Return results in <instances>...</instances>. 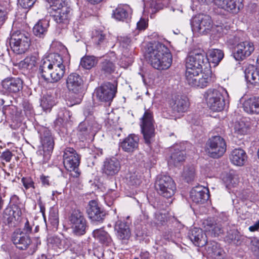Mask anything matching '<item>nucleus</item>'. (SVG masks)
I'll use <instances>...</instances> for the list:
<instances>
[{
  "label": "nucleus",
  "mask_w": 259,
  "mask_h": 259,
  "mask_svg": "<svg viewBox=\"0 0 259 259\" xmlns=\"http://www.w3.org/2000/svg\"><path fill=\"white\" fill-rule=\"evenodd\" d=\"M38 72L47 81L54 83L59 81L64 75L65 66L60 54L53 53L41 61Z\"/></svg>",
  "instance_id": "nucleus-1"
},
{
  "label": "nucleus",
  "mask_w": 259,
  "mask_h": 259,
  "mask_svg": "<svg viewBox=\"0 0 259 259\" xmlns=\"http://www.w3.org/2000/svg\"><path fill=\"white\" fill-rule=\"evenodd\" d=\"M147 58L151 65L158 70L169 68L172 63V56L164 45L158 42L149 47L147 51Z\"/></svg>",
  "instance_id": "nucleus-2"
},
{
  "label": "nucleus",
  "mask_w": 259,
  "mask_h": 259,
  "mask_svg": "<svg viewBox=\"0 0 259 259\" xmlns=\"http://www.w3.org/2000/svg\"><path fill=\"white\" fill-rule=\"evenodd\" d=\"M50 4L48 13L60 28H65L71 16V9L63 0H47Z\"/></svg>",
  "instance_id": "nucleus-3"
},
{
  "label": "nucleus",
  "mask_w": 259,
  "mask_h": 259,
  "mask_svg": "<svg viewBox=\"0 0 259 259\" xmlns=\"http://www.w3.org/2000/svg\"><path fill=\"white\" fill-rule=\"evenodd\" d=\"M227 92L223 88L218 89H209L204 94V97L209 108L213 111H221L225 106L223 94Z\"/></svg>",
  "instance_id": "nucleus-4"
},
{
  "label": "nucleus",
  "mask_w": 259,
  "mask_h": 259,
  "mask_svg": "<svg viewBox=\"0 0 259 259\" xmlns=\"http://www.w3.org/2000/svg\"><path fill=\"white\" fill-rule=\"evenodd\" d=\"M41 149H39L37 154L42 157L44 162H47L50 160L54 147V137L50 131H38Z\"/></svg>",
  "instance_id": "nucleus-5"
},
{
  "label": "nucleus",
  "mask_w": 259,
  "mask_h": 259,
  "mask_svg": "<svg viewBox=\"0 0 259 259\" xmlns=\"http://www.w3.org/2000/svg\"><path fill=\"white\" fill-rule=\"evenodd\" d=\"M63 164L68 171L73 172V177L77 178L80 175L78 166L80 163V157L76 151L71 147H66L64 150L63 155Z\"/></svg>",
  "instance_id": "nucleus-6"
},
{
  "label": "nucleus",
  "mask_w": 259,
  "mask_h": 259,
  "mask_svg": "<svg viewBox=\"0 0 259 259\" xmlns=\"http://www.w3.org/2000/svg\"><path fill=\"white\" fill-rule=\"evenodd\" d=\"M155 187L158 193L165 198H170L176 190L174 181L169 176L160 175L157 177Z\"/></svg>",
  "instance_id": "nucleus-7"
},
{
  "label": "nucleus",
  "mask_w": 259,
  "mask_h": 259,
  "mask_svg": "<svg viewBox=\"0 0 259 259\" xmlns=\"http://www.w3.org/2000/svg\"><path fill=\"white\" fill-rule=\"evenodd\" d=\"M226 143L219 136H212L206 143L205 151L211 157L218 158L222 156L226 151Z\"/></svg>",
  "instance_id": "nucleus-8"
},
{
  "label": "nucleus",
  "mask_w": 259,
  "mask_h": 259,
  "mask_svg": "<svg viewBox=\"0 0 259 259\" xmlns=\"http://www.w3.org/2000/svg\"><path fill=\"white\" fill-rule=\"evenodd\" d=\"M211 18L207 15L199 14L193 17L191 21L192 30L201 35L209 33L212 28Z\"/></svg>",
  "instance_id": "nucleus-9"
},
{
  "label": "nucleus",
  "mask_w": 259,
  "mask_h": 259,
  "mask_svg": "<svg viewBox=\"0 0 259 259\" xmlns=\"http://www.w3.org/2000/svg\"><path fill=\"white\" fill-rule=\"evenodd\" d=\"M69 220L72 233L74 235L82 236L85 234L88 226L82 212L79 210H74L70 215Z\"/></svg>",
  "instance_id": "nucleus-10"
},
{
  "label": "nucleus",
  "mask_w": 259,
  "mask_h": 259,
  "mask_svg": "<svg viewBox=\"0 0 259 259\" xmlns=\"http://www.w3.org/2000/svg\"><path fill=\"white\" fill-rule=\"evenodd\" d=\"M30 43L29 35L21 32L13 33L10 40L12 49L18 54L25 53L29 49Z\"/></svg>",
  "instance_id": "nucleus-11"
},
{
  "label": "nucleus",
  "mask_w": 259,
  "mask_h": 259,
  "mask_svg": "<svg viewBox=\"0 0 259 259\" xmlns=\"http://www.w3.org/2000/svg\"><path fill=\"white\" fill-rule=\"evenodd\" d=\"M117 92V83L106 82L96 89L97 98L101 102L110 103Z\"/></svg>",
  "instance_id": "nucleus-12"
},
{
  "label": "nucleus",
  "mask_w": 259,
  "mask_h": 259,
  "mask_svg": "<svg viewBox=\"0 0 259 259\" xmlns=\"http://www.w3.org/2000/svg\"><path fill=\"white\" fill-rule=\"evenodd\" d=\"M189 64L191 66V69L200 70L203 66L207 68L208 59L203 52H195L190 55L186 59V67L188 68Z\"/></svg>",
  "instance_id": "nucleus-13"
},
{
  "label": "nucleus",
  "mask_w": 259,
  "mask_h": 259,
  "mask_svg": "<svg viewBox=\"0 0 259 259\" xmlns=\"http://www.w3.org/2000/svg\"><path fill=\"white\" fill-rule=\"evenodd\" d=\"M87 213L91 221L94 222H102L106 215L105 211L95 200L89 202L87 207Z\"/></svg>",
  "instance_id": "nucleus-14"
},
{
  "label": "nucleus",
  "mask_w": 259,
  "mask_h": 259,
  "mask_svg": "<svg viewBox=\"0 0 259 259\" xmlns=\"http://www.w3.org/2000/svg\"><path fill=\"white\" fill-rule=\"evenodd\" d=\"M254 50L252 42L249 41L240 42L236 46L234 57L236 60H243L249 56Z\"/></svg>",
  "instance_id": "nucleus-15"
},
{
  "label": "nucleus",
  "mask_w": 259,
  "mask_h": 259,
  "mask_svg": "<svg viewBox=\"0 0 259 259\" xmlns=\"http://www.w3.org/2000/svg\"><path fill=\"white\" fill-rule=\"evenodd\" d=\"M169 156L168 157V164L178 166L182 163L186 158V153L180 149L178 145H174L169 149Z\"/></svg>",
  "instance_id": "nucleus-16"
},
{
  "label": "nucleus",
  "mask_w": 259,
  "mask_h": 259,
  "mask_svg": "<svg viewBox=\"0 0 259 259\" xmlns=\"http://www.w3.org/2000/svg\"><path fill=\"white\" fill-rule=\"evenodd\" d=\"M83 81L81 77L76 73L69 74L66 79V87L69 91L78 94L82 90Z\"/></svg>",
  "instance_id": "nucleus-17"
},
{
  "label": "nucleus",
  "mask_w": 259,
  "mask_h": 259,
  "mask_svg": "<svg viewBox=\"0 0 259 259\" xmlns=\"http://www.w3.org/2000/svg\"><path fill=\"white\" fill-rule=\"evenodd\" d=\"M190 198L196 204H203L209 198L208 190L201 186L193 188L190 191Z\"/></svg>",
  "instance_id": "nucleus-18"
},
{
  "label": "nucleus",
  "mask_w": 259,
  "mask_h": 259,
  "mask_svg": "<svg viewBox=\"0 0 259 259\" xmlns=\"http://www.w3.org/2000/svg\"><path fill=\"white\" fill-rule=\"evenodd\" d=\"M3 88L9 93H17L23 88V81L18 77H8L2 82Z\"/></svg>",
  "instance_id": "nucleus-19"
},
{
  "label": "nucleus",
  "mask_w": 259,
  "mask_h": 259,
  "mask_svg": "<svg viewBox=\"0 0 259 259\" xmlns=\"http://www.w3.org/2000/svg\"><path fill=\"white\" fill-rule=\"evenodd\" d=\"M22 214L21 207H18L16 205L7 207L3 214L4 220L8 225L15 226V222L18 221Z\"/></svg>",
  "instance_id": "nucleus-20"
},
{
  "label": "nucleus",
  "mask_w": 259,
  "mask_h": 259,
  "mask_svg": "<svg viewBox=\"0 0 259 259\" xmlns=\"http://www.w3.org/2000/svg\"><path fill=\"white\" fill-rule=\"evenodd\" d=\"M243 0H214L215 4L218 7L226 11L237 13L242 7Z\"/></svg>",
  "instance_id": "nucleus-21"
},
{
  "label": "nucleus",
  "mask_w": 259,
  "mask_h": 259,
  "mask_svg": "<svg viewBox=\"0 0 259 259\" xmlns=\"http://www.w3.org/2000/svg\"><path fill=\"white\" fill-rule=\"evenodd\" d=\"M120 169L119 161L115 158L106 159L102 168V172L107 176L116 175Z\"/></svg>",
  "instance_id": "nucleus-22"
},
{
  "label": "nucleus",
  "mask_w": 259,
  "mask_h": 259,
  "mask_svg": "<svg viewBox=\"0 0 259 259\" xmlns=\"http://www.w3.org/2000/svg\"><path fill=\"white\" fill-rule=\"evenodd\" d=\"M12 240L16 247L21 250L26 249L31 243L29 236L20 233V229L16 230L13 233Z\"/></svg>",
  "instance_id": "nucleus-23"
},
{
  "label": "nucleus",
  "mask_w": 259,
  "mask_h": 259,
  "mask_svg": "<svg viewBox=\"0 0 259 259\" xmlns=\"http://www.w3.org/2000/svg\"><path fill=\"white\" fill-rule=\"evenodd\" d=\"M117 238L122 243H126L131 237V231L128 226L124 222L117 221L114 226Z\"/></svg>",
  "instance_id": "nucleus-24"
},
{
  "label": "nucleus",
  "mask_w": 259,
  "mask_h": 259,
  "mask_svg": "<svg viewBox=\"0 0 259 259\" xmlns=\"http://www.w3.org/2000/svg\"><path fill=\"white\" fill-rule=\"evenodd\" d=\"M257 67L249 65L244 71L246 80L259 87V55L257 58Z\"/></svg>",
  "instance_id": "nucleus-25"
},
{
  "label": "nucleus",
  "mask_w": 259,
  "mask_h": 259,
  "mask_svg": "<svg viewBox=\"0 0 259 259\" xmlns=\"http://www.w3.org/2000/svg\"><path fill=\"white\" fill-rule=\"evenodd\" d=\"M139 139L135 134H130L121 142L122 149L127 153L134 152L138 147Z\"/></svg>",
  "instance_id": "nucleus-26"
},
{
  "label": "nucleus",
  "mask_w": 259,
  "mask_h": 259,
  "mask_svg": "<svg viewBox=\"0 0 259 259\" xmlns=\"http://www.w3.org/2000/svg\"><path fill=\"white\" fill-rule=\"evenodd\" d=\"M188 237L195 245L197 246H203L207 243L206 235L200 228L192 229L189 232Z\"/></svg>",
  "instance_id": "nucleus-27"
},
{
  "label": "nucleus",
  "mask_w": 259,
  "mask_h": 259,
  "mask_svg": "<svg viewBox=\"0 0 259 259\" xmlns=\"http://www.w3.org/2000/svg\"><path fill=\"white\" fill-rule=\"evenodd\" d=\"M205 231L212 236H217L223 232L221 224L217 223L212 218H208L204 221L203 223Z\"/></svg>",
  "instance_id": "nucleus-28"
},
{
  "label": "nucleus",
  "mask_w": 259,
  "mask_h": 259,
  "mask_svg": "<svg viewBox=\"0 0 259 259\" xmlns=\"http://www.w3.org/2000/svg\"><path fill=\"white\" fill-rule=\"evenodd\" d=\"M205 231L212 236H217L223 232L221 224L217 223L212 218H208L204 221L203 223Z\"/></svg>",
  "instance_id": "nucleus-29"
},
{
  "label": "nucleus",
  "mask_w": 259,
  "mask_h": 259,
  "mask_svg": "<svg viewBox=\"0 0 259 259\" xmlns=\"http://www.w3.org/2000/svg\"><path fill=\"white\" fill-rule=\"evenodd\" d=\"M205 231L212 236H217L223 232L221 224L217 223L212 218H208L204 221L203 223Z\"/></svg>",
  "instance_id": "nucleus-30"
},
{
  "label": "nucleus",
  "mask_w": 259,
  "mask_h": 259,
  "mask_svg": "<svg viewBox=\"0 0 259 259\" xmlns=\"http://www.w3.org/2000/svg\"><path fill=\"white\" fill-rule=\"evenodd\" d=\"M169 105L174 112L183 113L187 110L189 103L186 98L178 96L170 101Z\"/></svg>",
  "instance_id": "nucleus-31"
},
{
  "label": "nucleus",
  "mask_w": 259,
  "mask_h": 259,
  "mask_svg": "<svg viewBox=\"0 0 259 259\" xmlns=\"http://www.w3.org/2000/svg\"><path fill=\"white\" fill-rule=\"evenodd\" d=\"M230 158L231 162L237 166L243 165L247 159L246 152L241 148L234 149L231 153Z\"/></svg>",
  "instance_id": "nucleus-32"
},
{
  "label": "nucleus",
  "mask_w": 259,
  "mask_h": 259,
  "mask_svg": "<svg viewBox=\"0 0 259 259\" xmlns=\"http://www.w3.org/2000/svg\"><path fill=\"white\" fill-rule=\"evenodd\" d=\"M256 124L255 120H251L249 118L244 117L239 120L236 121L231 124L230 128L234 130H244L245 128H252Z\"/></svg>",
  "instance_id": "nucleus-33"
},
{
  "label": "nucleus",
  "mask_w": 259,
  "mask_h": 259,
  "mask_svg": "<svg viewBox=\"0 0 259 259\" xmlns=\"http://www.w3.org/2000/svg\"><path fill=\"white\" fill-rule=\"evenodd\" d=\"M131 8L128 5L118 6L113 12V17L118 21H124L129 18Z\"/></svg>",
  "instance_id": "nucleus-34"
},
{
  "label": "nucleus",
  "mask_w": 259,
  "mask_h": 259,
  "mask_svg": "<svg viewBox=\"0 0 259 259\" xmlns=\"http://www.w3.org/2000/svg\"><path fill=\"white\" fill-rule=\"evenodd\" d=\"M243 108L247 113L259 114V98L253 97L246 100Z\"/></svg>",
  "instance_id": "nucleus-35"
},
{
  "label": "nucleus",
  "mask_w": 259,
  "mask_h": 259,
  "mask_svg": "<svg viewBox=\"0 0 259 259\" xmlns=\"http://www.w3.org/2000/svg\"><path fill=\"white\" fill-rule=\"evenodd\" d=\"M93 237L101 244L109 246L112 243L110 235L103 229H96L93 232Z\"/></svg>",
  "instance_id": "nucleus-36"
},
{
  "label": "nucleus",
  "mask_w": 259,
  "mask_h": 259,
  "mask_svg": "<svg viewBox=\"0 0 259 259\" xmlns=\"http://www.w3.org/2000/svg\"><path fill=\"white\" fill-rule=\"evenodd\" d=\"M49 26V21L47 19L39 20L33 27L34 34L39 37H44L47 33Z\"/></svg>",
  "instance_id": "nucleus-37"
},
{
  "label": "nucleus",
  "mask_w": 259,
  "mask_h": 259,
  "mask_svg": "<svg viewBox=\"0 0 259 259\" xmlns=\"http://www.w3.org/2000/svg\"><path fill=\"white\" fill-rule=\"evenodd\" d=\"M141 130H155L154 121L152 112L146 110L141 118Z\"/></svg>",
  "instance_id": "nucleus-38"
},
{
  "label": "nucleus",
  "mask_w": 259,
  "mask_h": 259,
  "mask_svg": "<svg viewBox=\"0 0 259 259\" xmlns=\"http://www.w3.org/2000/svg\"><path fill=\"white\" fill-rule=\"evenodd\" d=\"M206 56L208 59V65L211 62L214 64V66L217 65L224 57L223 52L219 49L210 50Z\"/></svg>",
  "instance_id": "nucleus-39"
},
{
  "label": "nucleus",
  "mask_w": 259,
  "mask_h": 259,
  "mask_svg": "<svg viewBox=\"0 0 259 259\" xmlns=\"http://www.w3.org/2000/svg\"><path fill=\"white\" fill-rule=\"evenodd\" d=\"M190 65L189 64L188 68H186V78L189 85L194 87L196 85L197 79H199V73L202 70L199 69L198 70L191 69Z\"/></svg>",
  "instance_id": "nucleus-40"
},
{
  "label": "nucleus",
  "mask_w": 259,
  "mask_h": 259,
  "mask_svg": "<svg viewBox=\"0 0 259 259\" xmlns=\"http://www.w3.org/2000/svg\"><path fill=\"white\" fill-rule=\"evenodd\" d=\"M211 72L209 69H207L206 73L200 72L199 79H197L196 83L194 87L203 88L207 87L211 81Z\"/></svg>",
  "instance_id": "nucleus-41"
},
{
  "label": "nucleus",
  "mask_w": 259,
  "mask_h": 259,
  "mask_svg": "<svg viewBox=\"0 0 259 259\" xmlns=\"http://www.w3.org/2000/svg\"><path fill=\"white\" fill-rule=\"evenodd\" d=\"M161 8V6L157 0H145L144 2V11L153 14Z\"/></svg>",
  "instance_id": "nucleus-42"
},
{
  "label": "nucleus",
  "mask_w": 259,
  "mask_h": 259,
  "mask_svg": "<svg viewBox=\"0 0 259 259\" xmlns=\"http://www.w3.org/2000/svg\"><path fill=\"white\" fill-rule=\"evenodd\" d=\"M92 41L98 47L104 46L107 41L106 34L101 30H96L93 33Z\"/></svg>",
  "instance_id": "nucleus-43"
},
{
  "label": "nucleus",
  "mask_w": 259,
  "mask_h": 259,
  "mask_svg": "<svg viewBox=\"0 0 259 259\" xmlns=\"http://www.w3.org/2000/svg\"><path fill=\"white\" fill-rule=\"evenodd\" d=\"M37 61V58L34 56L26 57L19 63V67L23 69L29 71L32 70L35 67Z\"/></svg>",
  "instance_id": "nucleus-44"
},
{
  "label": "nucleus",
  "mask_w": 259,
  "mask_h": 259,
  "mask_svg": "<svg viewBox=\"0 0 259 259\" xmlns=\"http://www.w3.org/2000/svg\"><path fill=\"white\" fill-rule=\"evenodd\" d=\"M100 69L102 73L105 74H110L114 72L115 66L112 61L105 59L100 64Z\"/></svg>",
  "instance_id": "nucleus-45"
},
{
  "label": "nucleus",
  "mask_w": 259,
  "mask_h": 259,
  "mask_svg": "<svg viewBox=\"0 0 259 259\" xmlns=\"http://www.w3.org/2000/svg\"><path fill=\"white\" fill-rule=\"evenodd\" d=\"M182 176L188 183L193 181L195 176V167L192 165L185 166L183 169Z\"/></svg>",
  "instance_id": "nucleus-46"
},
{
  "label": "nucleus",
  "mask_w": 259,
  "mask_h": 259,
  "mask_svg": "<svg viewBox=\"0 0 259 259\" xmlns=\"http://www.w3.org/2000/svg\"><path fill=\"white\" fill-rule=\"evenodd\" d=\"M55 104L54 98L51 95H44L41 100L40 106L46 111H50Z\"/></svg>",
  "instance_id": "nucleus-47"
},
{
  "label": "nucleus",
  "mask_w": 259,
  "mask_h": 259,
  "mask_svg": "<svg viewBox=\"0 0 259 259\" xmlns=\"http://www.w3.org/2000/svg\"><path fill=\"white\" fill-rule=\"evenodd\" d=\"M97 63V60L94 56H85L80 61V65L84 69H90Z\"/></svg>",
  "instance_id": "nucleus-48"
},
{
  "label": "nucleus",
  "mask_w": 259,
  "mask_h": 259,
  "mask_svg": "<svg viewBox=\"0 0 259 259\" xmlns=\"http://www.w3.org/2000/svg\"><path fill=\"white\" fill-rule=\"evenodd\" d=\"M213 39H218L226 33L225 29L221 25H213L209 33Z\"/></svg>",
  "instance_id": "nucleus-49"
},
{
  "label": "nucleus",
  "mask_w": 259,
  "mask_h": 259,
  "mask_svg": "<svg viewBox=\"0 0 259 259\" xmlns=\"http://www.w3.org/2000/svg\"><path fill=\"white\" fill-rule=\"evenodd\" d=\"M241 237L238 232L235 230L231 231L227 235L228 239L236 245L241 244Z\"/></svg>",
  "instance_id": "nucleus-50"
},
{
  "label": "nucleus",
  "mask_w": 259,
  "mask_h": 259,
  "mask_svg": "<svg viewBox=\"0 0 259 259\" xmlns=\"http://www.w3.org/2000/svg\"><path fill=\"white\" fill-rule=\"evenodd\" d=\"M250 249L254 255L259 259V240L256 238L251 239Z\"/></svg>",
  "instance_id": "nucleus-51"
},
{
  "label": "nucleus",
  "mask_w": 259,
  "mask_h": 259,
  "mask_svg": "<svg viewBox=\"0 0 259 259\" xmlns=\"http://www.w3.org/2000/svg\"><path fill=\"white\" fill-rule=\"evenodd\" d=\"M93 118V116L86 117L85 120L79 124V130H88L94 127Z\"/></svg>",
  "instance_id": "nucleus-52"
},
{
  "label": "nucleus",
  "mask_w": 259,
  "mask_h": 259,
  "mask_svg": "<svg viewBox=\"0 0 259 259\" xmlns=\"http://www.w3.org/2000/svg\"><path fill=\"white\" fill-rule=\"evenodd\" d=\"M128 183L131 186H138L141 183L140 176L136 172L130 174L128 178Z\"/></svg>",
  "instance_id": "nucleus-53"
},
{
  "label": "nucleus",
  "mask_w": 259,
  "mask_h": 259,
  "mask_svg": "<svg viewBox=\"0 0 259 259\" xmlns=\"http://www.w3.org/2000/svg\"><path fill=\"white\" fill-rule=\"evenodd\" d=\"M21 182L23 183V186L26 190L30 188L34 189L35 188L34 182L31 177H24L21 179Z\"/></svg>",
  "instance_id": "nucleus-54"
},
{
  "label": "nucleus",
  "mask_w": 259,
  "mask_h": 259,
  "mask_svg": "<svg viewBox=\"0 0 259 259\" xmlns=\"http://www.w3.org/2000/svg\"><path fill=\"white\" fill-rule=\"evenodd\" d=\"M69 113V112L67 111H62L59 112L58 114L59 117L56 119L55 122L56 124V127H57V126L58 127H61V125L63 123V122L65 120H67V118H65V115H68Z\"/></svg>",
  "instance_id": "nucleus-55"
},
{
  "label": "nucleus",
  "mask_w": 259,
  "mask_h": 259,
  "mask_svg": "<svg viewBox=\"0 0 259 259\" xmlns=\"http://www.w3.org/2000/svg\"><path fill=\"white\" fill-rule=\"evenodd\" d=\"M143 134L145 143L149 145L153 140L155 136L154 131H141Z\"/></svg>",
  "instance_id": "nucleus-56"
},
{
  "label": "nucleus",
  "mask_w": 259,
  "mask_h": 259,
  "mask_svg": "<svg viewBox=\"0 0 259 259\" xmlns=\"http://www.w3.org/2000/svg\"><path fill=\"white\" fill-rule=\"evenodd\" d=\"M133 62V59L132 57H126L125 55H124L120 60V64L122 67L127 68L130 65H131Z\"/></svg>",
  "instance_id": "nucleus-57"
},
{
  "label": "nucleus",
  "mask_w": 259,
  "mask_h": 259,
  "mask_svg": "<svg viewBox=\"0 0 259 259\" xmlns=\"http://www.w3.org/2000/svg\"><path fill=\"white\" fill-rule=\"evenodd\" d=\"M35 1L36 0H18L19 5L24 9L31 7Z\"/></svg>",
  "instance_id": "nucleus-58"
},
{
  "label": "nucleus",
  "mask_w": 259,
  "mask_h": 259,
  "mask_svg": "<svg viewBox=\"0 0 259 259\" xmlns=\"http://www.w3.org/2000/svg\"><path fill=\"white\" fill-rule=\"evenodd\" d=\"M32 225L30 224L28 220L26 219L22 231L20 230V233H23L26 235L29 236L32 232Z\"/></svg>",
  "instance_id": "nucleus-59"
},
{
  "label": "nucleus",
  "mask_w": 259,
  "mask_h": 259,
  "mask_svg": "<svg viewBox=\"0 0 259 259\" xmlns=\"http://www.w3.org/2000/svg\"><path fill=\"white\" fill-rule=\"evenodd\" d=\"M224 181L226 183L227 187H234L237 183V180L231 174L227 175Z\"/></svg>",
  "instance_id": "nucleus-60"
},
{
  "label": "nucleus",
  "mask_w": 259,
  "mask_h": 259,
  "mask_svg": "<svg viewBox=\"0 0 259 259\" xmlns=\"http://www.w3.org/2000/svg\"><path fill=\"white\" fill-rule=\"evenodd\" d=\"M23 110H24V111L25 112L26 116H32L33 114V110L32 106L30 104H29L27 102H24L23 104Z\"/></svg>",
  "instance_id": "nucleus-61"
},
{
  "label": "nucleus",
  "mask_w": 259,
  "mask_h": 259,
  "mask_svg": "<svg viewBox=\"0 0 259 259\" xmlns=\"http://www.w3.org/2000/svg\"><path fill=\"white\" fill-rule=\"evenodd\" d=\"M49 221L55 227H57L59 223V218L58 214L55 212H52L50 214Z\"/></svg>",
  "instance_id": "nucleus-62"
},
{
  "label": "nucleus",
  "mask_w": 259,
  "mask_h": 259,
  "mask_svg": "<svg viewBox=\"0 0 259 259\" xmlns=\"http://www.w3.org/2000/svg\"><path fill=\"white\" fill-rule=\"evenodd\" d=\"M12 156L13 154L12 152L10 150H7L2 153L1 156V158L7 162H10Z\"/></svg>",
  "instance_id": "nucleus-63"
},
{
  "label": "nucleus",
  "mask_w": 259,
  "mask_h": 259,
  "mask_svg": "<svg viewBox=\"0 0 259 259\" xmlns=\"http://www.w3.org/2000/svg\"><path fill=\"white\" fill-rule=\"evenodd\" d=\"M7 18V12L5 11L4 8L0 5V24H3Z\"/></svg>",
  "instance_id": "nucleus-64"
}]
</instances>
